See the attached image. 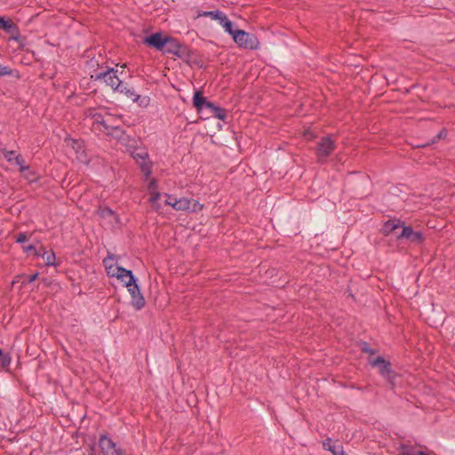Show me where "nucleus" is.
<instances>
[{
	"instance_id": "15",
	"label": "nucleus",
	"mask_w": 455,
	"mask_h": 455,
	"mask_svg": "<svg viewBox=\"0 0 455 455\" xmlns=\"http://www.w3.org/2000/svg\"><path fill=\"white\" fill-rule=\"evenodd\" d=\"M16 164L20 166V172L23 174V176L28 180L29 181H35L36 180V174L34 172L29 170L28 165H25V160L20 155H18L14 157Z\"/></svg>"
},
{
	"instance_id": "38",
	"label": "nucleus",
	"mask_w": 455,
	"mask_h": 455,
	"mask_svg": "<svg viewBox=\"0 0 455 455\" xmlns=\"http://www.w3.org/2000/svg\"><path fill=\"white\" fill-rule=\"evenodd\" d=\"M445 135H446V132H445V131H444V130H443V131H441V132L437 134L436 138H437L438 140H440L443 136H445Z\"/></svg>"
},
{
	"instance_id": "5",
	"label": "nucleus",
	"mask_w": 455,
	"mask_h": 455,
	"mask_svg": "<svg viewBox=\"0 0 455 455\" xmlns=\"http://www.w3.org/2000/svg\"><path fill=\"white\" fill-rule=\"evenodd\" d=\"M126 287L128 288V291L130 292L131 297H132V301H131L132 306L136 310H140L141 308H143L146 304V301H145V299L139 288V285L136 283V279L133 275H132V281L130 282V278H128V281L126 283Z\"/></svg>"
},
{
	"instance_id": "30",
	"label": "nucleus",
	"mask_w": 455,
	"mask_h": 455,
	"mask_svg": "<svg viewBox=\"0 0 455 455\" xmlns=\"http://www.w3.org/2000/svg\"><path fill=\"white\" fill-rule=\"evenodd\" d=\"M417 451H415L412 447L403 446V455H417Z\"/></svg>"
},
{
	"instance_id": "22",
	"label": "nucleus",
	"mask_w": 455,
	"mask_h": 455,
	"mask_svg": "<svg viewBox=\"0 0 455 455\" xmlns=\"http://www.w3.org/2000/svg\"><path fill=\"white\" fill-rule=\"evenodd\" d=\"M220 25L225 28V31L234 37V34H235V30L233 28V23L228 20L226 14L220 20Z\"/></svg>"
},
{
	"instance_id": "35",
	"label": "nucleus",
	"mask_w": 455,
	"mask_h": 455,
	"mask_svg": "<svg viewBox=\"0 0 455 455\" xmlns=\"http://www.w3.org/2000/svg\"><path fill=\"white\" fill-rule=\"evenodd\" d=\"M328 450L332 452L333 455H340L342 451H338L336 446H329Z\"/></svg>"
},
{
	"instance_id": "11",
	"label": "nucleus",
	"mask_w": 455,
	"mask_h": 455,
	"mask_svg": "<svg viewBox=\"0 0 455 455\" xmlns=\"http://www.w3.org/2000/svg\"><path fill=\"white\" fill-rule=\"evenodd\" d=\"M144 44L158 51H163L166 44V36H163L160 32L154 33L145 37Z\"/></svg>"
},
{
	"instance_id": "26",
	"label": "nucleus",
	"mask_w": 455,
	"mask_h": 455,
	"mask_svg": "<svg viewBox=\"0 0 455 455\" xmlns=\"http://www.w3.org/2000/svg\"><path fill=\"white\" fill-rule=\"evenodd\" d=\"M11 363V357L8 354L3 352V356H0V369H4L9 366Z\"/></svg>"
},
{
	"instance_id": "9",
	"label": "nucleus",
	"mask_w": 455,
	"mask_h": 455,
	"mask_svg": "<svg viewBox=\"0 0 455 455\" xmlns=\"http://www.w3.org/2000/svg\"><path fill=\"white\" fill-rule=\"evenodd\" d=\"M99 445L104 455H124V451L116 447L108 436L102 435L100 437Z\"/></svg>"
},
{
	"instance_id": "10",
	"label": "nucleus",
	"mask_w": 455,
	"mask_h": 455,
	"mask_svg": "<svg viewBox=\"0 0 455 455\" xmlns=\"http://www.w3.org/2000/svg\"><path fill=\"white\" fill-rule=\"evenodd\" d=\"M0 28L10 34L11 39L18 41L20 39L19 27L10 19L0 16Z\"/></svg>"
},
{
	"instance_id": "20",
	"label": "nucleus",
	"mask_w": 455,
	"mask_h": 455,
	"mask_svg": "<svg viewBox=\"0 0 455 455\" xmlns=\"http://www.w3.org/2000/svg\"><path fill=\"white\" fill-rule=\"evenodd\" d=\"M90 116H92L94 124L103 127L101 131L106 133V127L111 126V124H107L103 118V116L100 113L94 112V110H90Z\"/></svg>"
},
{
	"instance_id": "23",
	"label": "nucleus",
	"mask_w": 455,
	"mask_h": 455,
	"mask_svg": "<svg viewBox=\"0 0 455 455\" xmlns=\"http://www.w3.org/2000/svg\"><path fill=\"white\" fill-rule=\"evenodd\" d=\"M123 89H124V92L122 93H124L128 99H131L133 102L139 101L140 96L136 94L132 89L127 88V86L124 85V84H123Z\"/></svg>"
},
{
	"instance_id": "40",
	"label": "nucleus",
	"mask_w": 455,
	"mask_h": 455,
	"mask_svg": "<svg viewBox=\"0 0 455 455\" xmlns=\"http://www.w3.org/2000/svg\"><path fill=\"white\" fill-rule=\"evenodd\" d=\"M331 443V439H330V438H328L327 440H325V441L323 442V446H324V447H326V445H329V443Z\"/></svg>"
},
{
	"instance_id": "16",
	"label": "nucleus",
	"mask_w": 455,
	"mask_h": 455,
	"mask_svg": "<svg viewBox=\"0 0 455 455\" xmlns=\"http://www.w3.org/2000/svg\"><path fill=\"white\" fill-rule=\"evenodd\" d=\"M209 102L207 99L203 95L201 91H196L193 97V105L196 111L200 114H204L206 104Z\"/></svg>"
},
{
	"instance_id": "37",
	"label": "nucleus",
	"mask_w": 455,
	"mask_h": 455,
	"mask_svg": "<svg viewBox=\"0 0 455 455\" xmlns=\"http://www.w3.org/2000/svg\"><path fill=\"white\" fill-rule=\"evenodd\" d=\"M23 249H24L25 252H30V251L36 252V247L34 245H28V246H25Z\"/></svg>"
},
{
	"instance_id": "42",
	"label": "nucleus",
	"mask_w": 455,
	"mask_h": 455,
	"mask_svg": "<svg viewBox=\"0 0 455 455\" xmlns=\"http://www.w3.org/2000/svg\"><path fill=\"white\" fill-rule=\"evenodd\" d=\"M121 282H123L124 283V285L126 286V283L128 281V277H124L123 280H120Z\"/></svg>"
},
{
	"instance_id": "29",
	"label": "nucleus",
	"mask_w": 455,
	"mask_h": 455,
	"mask_svg": "<svg viewBox=\"0 0 455 455\" xmlns=\"http://www.w3.org/2000/svg\"><path fill=\"white\" fill-rule=\"evenodd\" d=\"M12 74V70L6 67L0 65V76H10Z\"/></svg>"
},
{
	"instance_id": "36",
	"label": "nucleus",
	"mask_w": 455,
	"mask_h": 455,
	"mask_svg": "<svg viewBox=\"0 0 455 455\" xmlns=\"http://www.w3.org/2000/svg\"><path fill=\"white\" fill-rule=\"evenodd\" d=\"M37 276H38V274H37V273H36V274H34V275H28V276L27 277V282H28V283H33V282L37 278Z\"/></svg>"
},
{
	"instance_id": "33",
	"label": "nucleus",
	"mask_w": 455,
	"mask_h": 455,
	"mask_svg": "<svg viewBox=\"0 0 455 455\" xmlns=\"http://www.w3.org/2000/svg\"><path fill=\"white\" fill-rule=\"evenodd\" d=\"M160 193L159 192H155V193H152L151 194V196L149 198V201L151 204H156L157 202V200L160 198Z\"/></svg>"
},
{
	"instance_id": "27",
	"label": "nucleus",
	"mask_w": 455,
	"mask_h": 455,
	"mask_svg": "<svg viewBox=\"0 0 455 455\" xmlns=\"http://www.w3.org/2000/svg\"><path fill=\"white\" fill-rule=\"evenodd\" d=\"M360 347H361L362 352H363L365 354L373 355L376 352L374 349L371 348L369 344L365 341H363L360 344Z\"/></svg>"
},
{
	"instance_id": "8",
	"label": "nucleus",
	"mask_w": 455,
	"mask_h": 455,
	"mask_svg": "<svg viewBox=\"0 0 455 455\" xmlns=\"http://www.w3.org/2000/svg\"><path fill=\"white\" fill-rule=\"evenodd\" d=\"M335 148V141L330 136H325L317 142L316 154L320 158H326L333 152Z\"/></svg>"
},
{
	"instance_id": "41",
	"label": "nucleus",
	"mask_w": 455,
	"mask_h": 455,
	"mask_svg": "<svg viewBox=\"0 0 455 455\" xmlns=\"http://www.w3.org/2000/svg\"><path fill=\"white\" fill-rule=\"evenodd\" d=\"M417 455H430V454L426 453V452H424V451H419L417 452Z\"/></svg>"
},
{
	"instance_id": "28",
	"label": "nucleus",
	"mask_w": 455,
	"mask_h": 455,
	"mask_svg": "<svg viewBox=\"0 0 455 455\" xmlns=\"http://www.w3.org/2000/svg\"><path fill=\"white\" fill-rule=\"evenodd\" d=\"M4 158L8 161V162H11L13 158V156L15 154L14 151H12V150H7V149H2L1 150Z\"/></svg>"
},
{
	"instance_id": "25",
	"label": "nucleus",
	"mask_w": 455,
	"mask_h": 455,
	"mask_svg": "<svg viewBox=\"0 0 455 455\" xmlns=\"http://www.w3.org/2000/svg\"><path fill=\"white\" fill-rule=\"evenodd\" d=\"M204 204H200L197 200L190 199L189 211L192 212H197L203 210Z\"/></svg>"
},
{
	"instance_id": "14",
	"label": "nucleus",
	"mask_w": 455,
	"mask_h": 455,
	"mask_svg": "<svg viewBox=\"0 0 455 455\" xmlns=\"http://www.w3.org/2000/svg\"><path fill=\"white\" fill-rule=\"evenodd\" d=\"M370 364L372 367H379V373L387 378L390 379V375L392 373L391 364L388 361L385 360L382 356H378L375 359L370 361Z\"/></svg>"
},
{
	"instance_id": "2",
	"label": "nucleus",
	"mask_w": 455,
	"mask_h": 455,
	"mask_svg": "<svg viewBox=\"0 0 455 455\" xmlns=\"http://www.w3.org/2000/svg\"><path fill=\"white\" fill-rule=\"evenodd\" d=\"M106 134L116 139L121 145L127 148H134L136 147V140L127 134L125 131L118 125H111L106 127Z\"/></svg>"
},
{
	"instance_id": "3",
	"label": "nucleus",
	"mask_w": 455,
	"mask_h": 455,
	"mask_svg": "<svg viewBox=\"0 0 455 455\" xmlns=\"http://www.w3.org/2000/svg\"><path fill=\"white\" fill-rule=\"evenodd\" d=\"M233 40L242 48L255 50L259 46V41L254 34L248 33L242 29H236Z\"/></svg>"
},
{
	"instance_id": "34",
	"label": "nucleus",
	"mask_w": 455,
	"mask_h": 455,
	"mask_svg": "<svg viewBox=\"0 0 455 455\" xmlns=\"http://www.w3.org/2000/svg\"><path fill=\"white\" fill-rule=\"evenodd\" d=\"M174 200H177L176 198L172 197L171 195H166V200H165V204L167 205H171L173 207V202Z\"/></svg>"
},
{
	"instance_id": "7",
	"label": "nucleus",
	"mask_w": 455,
	"mask_h": 455,
	"mask_svg": "<svg viewBox=\"0 0 455 455\" xmlns=\"http://www.w3.org/2000/svg\"><path fill=\"white\" fill-rule=\"evenodd\" d=\"M397 239H406L413 244L420 245L426 238L422 232L415 231L411 226H403V230L397 235Z\"/></svg>"
},
{
	"instance_id": "19",
	"label": "nucleus",
	"mask_w": 455,
	"mask_h": 455,
	"mask_svg": "<svg viewBox=\"0 0 455 455\" xmlns=\"http://www.w3.org/2000/svg\"><path fill=\"white\" fill-rule=\"evenodd\" d=\"M225 13H223L222 12L217 10V11H205V12H200L198 11L197 12V15H196V18H199V17H208V18H211L212 20H220L222 19V17L224 16Z\"/></svg>"
},
{
	"instance_id": "1",
	"label": "nucleus",
	"mask_w": 455,
	"mask_h": 455,
	"mask_svg": "<svg viewBox=\"0 0 455 455\" xmlns=\"http://www.w3.org/2000/svg\"><path fill=\"white\" fill-rule=\"evenodd\" d=\"M91 78L98 81L104 80L107 85L110 86L115 92H123V82L117 76V70L107 68L104 70L95 72L94 75L91 76Z\"/></svg>"
},
{
	"instance_id": "18",
	"label": "nucleus",
	"mask_w": 455,
	"mask_h": 455,
	"mask_svg": "<svg viewBox=\"0 0 455 455\" xmlns=\"http://www.w3.org/2000/svg\"><path fill=\"white\" fill-rule=\"evenodd\" d=\"M97 213L102 219L113 218L116 222H118V215L108 206L100 207Z\"/></svg>"
},
{
	"instance_id": "13",
	"label": "nucleus",
	"mask_w": 455,
	"mask_h": 455,
	"mask_svg": "<svg viewBox=\"0 0 455 455\" xmlns=\"http://www.w3.org/2000/svg\"><path fill=\"white\" fill-rule=\"evenodd\" d=\"M105 268L108 276H116L119 280H123L124 277H128L130 278V282L132 281V272L131 270L116 265H107Z\"/></svg>"
},
{
	"instance_id": "43",
	"label": "nucleus",
	"mask_w": 455,
	"mask_h": 455,
	"mask_svg": "<svg viewBox=\"0 0 455 455\" xmlns=\"http://www.w3.org/2000/svg\"><path fill=\"white\" fill-rule=\"evenodd\" d=\"M0 356H3V350L0 348Z\"/></svg>"
},
{
	"instance_id": "24",
	"label": "nucleus",
	"mask_w": 455,
	"mask_h": 455,
	"mask_svg": "<svg viewBox=\"0 0 455 455\" xmlns=\"http://www.w3.org/2000/svg\"><path fill=\"white\" fill-rule=\"evenodd\" d=\"M43 259L46 266H52L54 265L55 254L52 251H44L43 254Z\"/></svg>"
},
{
	"instance_id": "39",
	"label": "nucleus",
	"mask_w": 455,
	"mask_h": 455,
	"mask_svg": "<svg viewBox=\"0 0 455 455\" xmlns=\"http://www.w3.org/2000/svg\"><path fill=\"white\" fill-rule=\"evenodd\" d=\"M331 443V439H330V438H328L327 440H325V441L323 442V446H324V447H326V445H329V443Z\"/></svg>"
},
{
	"instance_id": "6",
	"label": "nucleus",
	"mask_w": 455,
	"mask_h": 455,
	"mask_svg": "<svg viewBox=\"0 0 455 455\" xmlns=\"http://www.w3.org/2000/svg\"><path fill=\"white\" fill-rule=\"evenodd\" d=\"M162 52L173 54L179 58L188 56V48L172 36H166V44Z\"/></svg>"
},
{
	"instance_id": "44",
	"label": "nucleus",
	"mask_w": 455,
	"mask_h": 455,
	"mask_svg": "<svg viewBox=\"0 0 455 455\" xmlns=\"http://www.w3.org/2000/svg\"><path fill=\"white\" fill-rule=\"evenodd\" d=\"M153 184H155V180L151 181L150 186H152Z\"/></svg>"
},
{
	"instance_id": "31",
	"label": "nucleus",
	"mask_w": 455,
	"mask_h": 455,
	"mask_svg": "<svg viewBox=\"0 0 455 455\" xmlns=\"http://www.w3.org/2000/svg\"><path fill=\"white\" fill-rule=\"evenodd\" d=\"M103 264L105 267H107V265H116L115 262V256L114 255H108L107 258L103 259Z\"/></svg>"
},
{
	"instance_id": "12",
	"label": "nucleus",
	"mask_w": 455,
	"mask_h": 455,
	"mask_svg": "<svg viewBox=\"0 0 455 455\" xmlns=\"http://www.w3.org/2000/svg\"><path fill=\"white\" fill-rule=\"evenodd\" d=\"M205 119L215 117L220 120L225 121L227 118V111L225 108L216 106L214 103L209 101L204 108Z\"/></svg>"
},
{
	"instance_id": "4",
	"label": "nucleus",
	"mask_w": 455,
	"mask_h": 455,
	"mask_svg": "<svg viewBox=\"0 0 455 455\" xmlns=\"http://www.w3.org/2000/svg\"><path fill=\"white\" fill-rule=\"evenodd\" d=\"M131 156L140 165L141 172L146 178H148L152 173V162L149 161V156L146 149H135L132 151Z\"/></svg>"
},
{
	"instance_id": "32",
	"label": "nucleus",
	"mask_w": 455,
	"mask_h": 455,
	"mask_svg": "<svg viewBox=\"0 0 455 455\" xmlns=\"http://www.w3.org/2000/svg\"><path fill=\"white\" fill-rule=\"evenodd\" d=\"M28 237L26 233H20L16 237V242L21 243L28 241Z\"/></svg>"
},
{
	"instance_id": "17",
	"label": "nucleus",
	"mask_w": 455,
	"mask_h": 455,
	"mask_svg": "<svg viewBox=\"0 0 455 455\" xmlns=\"http://www.w3.org/2000/svg\"><path fill=\"white\" fill-rule=\"evenodd\" d=\"M400 227L403 228L400 220H389L384 224L382 232L384 235H387Z\"/></svg>"
},
{
	"instance_id": "21",
	"label": "nucleus",
	"mask_w": 455,
	"mask_h": 455,
	"mask_svg": "<svg viewBox=\"0 0 455 455\" xmlns=\"http://www.w3.org/2000/svg\"><path fill=\"white\" fill-rule=\"evenodd\" d=\"M173 204V208L176 211H189L190 199L187 197H181L178 200H174Z\"/></svg>"
}]
</instances>
